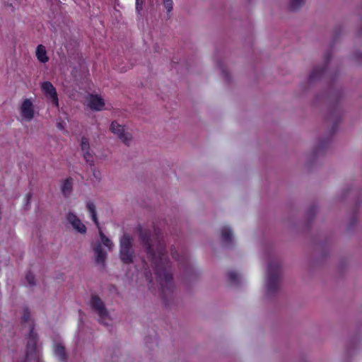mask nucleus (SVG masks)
<instances>
[{
  "label": "nucleus",
  "instance_id": "f257e3e1",
  "mask_svg": "<svg viewBox=\"0 0 362 362\" xmlns=\"http://www.w3.org/2000/svg\"><path fill=\"white\" fill-rule=\"evenodd\" d=\"M139 242L151 262L155 274L161 287L163 298L167 301L168 295L173 292L174 283L170 263L168 259L165 244L160 235V230L144 228L141 225L136 228Z\"/></svg>",
  "mask_w": 362,
  "mask_h": 362
},
{
  "label": "nucleus",
  "instance_id": "f03ea898",
  "mask_svg": "<svg viewBox=\"0 0 362 362\" xmlns=\"http://www.w3.org/2000/svg\"><path fill=\"white\" fill-rule=\"evenodd\" d=\"M281 264L278 261H271L267 269V293L272 296L280 287Z\"/></svg>",
  "mask_w": 362,
  "mask_h": 362
},
{
  "label": "nucleus",
  "instance_id": "7ed1b4c3",
  "mask_svg": "<svg viewBox=\"0 0 362 362\" xmlns=\"http://www.w3.org/2000/svg\"><path fill=\"white\" fill-rule=\"evenodd\" d=\"M135 257L132 237L124 233L119 239V259L125 264L134 262Z\"/></svg>",
  "mask_w": 362,
  "mask_h": 362
},
{
  "label": "nucleus",
  "instance_id": "20e7f679",
  "mask_svg": "<svg viewBox=\"0 0 362 362\" xmlns=\"http://www.w3.org/2000/svg\"><path fill=\"white\" fill-rule=\"evenodd\" d=\"M38 339V334L37 332H35V325L34 323H31L30 325V332L26 346V361H28L31 358L35 359L37 357V343Z\"/></svg>",
  "mask_w": 362,
  "mask_h": 362
},
{
  "label": "nucleus",
  "instance_id": "39448f33",
  "mask_svg": "<svg viewBox=\"0 0 362 362\" xmlns=\"http://www.w3.org/2000/svg\"><path fill=\"white\" fill-rule=\"evenodd\" d=\"M342 118V110L339 104H335L332 106L327 115L325 117V119L328 123L332 124L331 129V134H334L337 129V125L340 122Z\"/></svg>",
  "mask_w": 362,
  "mask_h": 362
},
{
  "label": "nucleus",
  "instance_id": "423d86ee",
  "mask_svg": "<svg viewBox=\"0 0 362 362\" xmlns=\"http://www.w3.org/2000/svg\"><path fill=\"white\" fill-rule=\"evenodd\" d=\"M90 306L92 309L99 315L101 320H105L109 317V313L101 298L95 294L91 296Z\"/></svg>",
  "mask_w": 362,
  "mask_h": 362
},
{
  "label": "nucleus",
  "instance_id": "0eeeda50",
  "mask_svg": "<svg viewBox=\"0 0 362 362\" xmlns=\"http://www.w3.org/2000/svg\"><path fill=\"white\" fill-rule=\"evenodd\" d=\"M110 130L116 134L119 139H121L126 145H129L132 141V134L124 131L123 126L118 124L116 121L112 122Z\"/></svg>",
  "mask_w": 362,
  "mask_h": 362
},
{
  "label": "nucleus",
  "instance_id": "6e6552de",
  "mask_svg": "<svg viewBox=\"0 0 362 362\" xmlns=\"http://www.w3.org/2000/svg\"><path fill=\"white\" fill-rule=\"evenodd\" d=\"M41 88L45 95L51 100L52 104L58 107L59 100L57 93L52 83L49 81H45L42 83Z\"/></svg>",
  "mask_w": 362,
  "mask_h": 362
},
{
  "label": "nucleus",
  "instance_id": "1a4fd4ad",
  "mask_svg": "<svg viewBox=\"0 0 362 362\" xmlns=\"http://www.w3.org/2000/svg\"><path fill=\"white\" fill-rule=\"evenodd\" d=\"M22 117L28 121L34 117L33 104L30 99H25L21 107Z\"/></svg>",
  "mask_w": 362,
  "mask_h": 362
},
{
  "label": "nucleus",
  "instance_id": "9d476101",
  "mask_svg": "<svg viewBox=\"0 0 362 362\" xmlns=\"http://www.w3.org/2000/svg\"><path fill=\"white\" fill-rule=\"evenodd\" d=\"M67 220L71 224L73 228L78 233L84 234L86 233V227L81 221L73 213H69Z\"/></svg>",
  "mask_w": 362,
  "mask_h": 362
},
{
  "label": "nucleus",
  "instance_id": "9b49d317",
  "mask_svg": "<svg viewBox=\"0 0 362 362\" xmlns=\"http://www.w3.org/2000/svg\"><path fill=\"white\" fill-rule=\"evenodd\" d=\"M93 251L95 257V262L98 264L102 265L103 267L105 266V261L107 258V253L103 248L100 243H97L93 247Z\"/></svg>",
  "mask_w": 362,
  "mask_h": 362
},
{
  "label": "nucleus",
  "instance_id": "f8f14e48",
  "mask_svg": "<svg viewBox=\"0 0 362 362\" xmlns=\"http://www.w3.org/2000/svg\"><path fill=\"white\" fill-rule=\"evenodd\" d=\"M89 107L92 110H101L105 106L104 100L97 95H91L89 100Z\"/></svg>",
  "mask_w": 362,
  "mask_h": 362
},
{
  "label": "nucleus",
  "instance_id": "ddd939ff",
  "mask_svg": "<svg viewBox=\"0 0 362 362\" xmlns=\"http://www.w3.org/2000/svg\"><path fill=\"white\" fill-rule=\"evenodd\" d=\"M54 354L62 361H66L68 358V355L66 353L65 347L61 343H57L55 344Z\"/></svg>",
  "mask_w": 362,
  "mask_h": 362
},
{
  "label": "nucleus",
  "instance_id": "4468645a",
  "mask_svg": "<svg viewBox=\"0 0 362 362\" xmlns=\"http://www.w3.org/2000/svg\"><path fill=\"white\" fill-rule=\"evenodd\" d=\"M36 57L37 59L42 63H46L49 61V57L47 56V51L42 45H39L36 49Z\"/></svg>",
  "mask_w": 362,
  "mask_h": 362
},
{
  "label": "nucleus",
  "instance_id": "2eb2a0df",
  "mask_svg": "<svg viewBox=\"0 0 362 362\" xmlns=\"http://www.w3.org/2000/svg\"><path fill=\"white\" fill-rule=\"evenodd\" d=\"M222 240L226 244L230 245L233 242V234L230 228L223 227L221 230Z\"/></svg>",
  "mask_w": 362,
  "mask_h": 362
},
{
  "label": "nucleus",
  "instance_id": "dca6fc26",
  "mask_svg": "<svg viewBox=\"0 0 362 362\" xmlns=\"http://www.w3.org/2000/svg\"><path fill=\"white\" fill-rule=\"evenodd\" d=\"M73 182L72 179L69 177L66 179L62 186V192L65 197H68L72 192Z\"/></svg>",
  "mask_w": 362,
  "mask_h": 362
},
{
  "label": "nucleus",
  "instance_id": "f3484780",
  "mask_svg": "<svg viewBox=\"0 0 362 362\" xmlns=\"http://www.w3.org/2000/svg\"><path fill=\"white\" fill-rule=\"evenodd\" d=\"M86 208L91 214L92 219L98 229H100V224L97 217L95 206L93 202H88L86 204Z\"/></svg>",
  "mask_w": 362,
  "mask_h": 362
},
{
  "label": "nucleus",
  "instance_id": "a211bd4d",
  "mask_svg": "<svg viewBox=\"0 0 362 362\" xmlns=\"http://www.w3.org/2000/svg\"><path fill=\"white\" fill-rule=\"evenodd\" d=\"M325 72V69L323 67L316 68L310 74L309 81L313 82L317 79H319Z\"/></svg>",
  "mask_w": 362,
  "mask_h": 362
},
{
  "label": "nucleus",
  "instance_id": "6ab92c4d",
  "mask_svg": "<svg viewBox=\"0 0 362 362\" xmlns=\"http://www.w3.org/2000/svg\"><path fill=\"white\" fill-rule=\"evenodd\" d=\"M305 3V0H289L288 9L292 11H298Z\"/></svg>",
  "mask_w": 362,
  "mask_h": 362
},
{
  "label": "nucleus",
  "instance_id": "aec40b11",
  "mask_svg": "<svg viewBox=\"0 0 362 362\" xmlns=\"http://www.w3.org/2000/svg\"><path fill=\"white\" fill-rule=\"evenodd\" d=\"M227 279L230 284L237 285L239 283L238 274L233 271L227 273Z\"/></svg>",
  "mask_w": 362,
  "mask_h": 362
},
{
  "label": "nucleus",
  "instance_id": "412c9836",
  "mask_svg": "<svg viewBox=\"0 0 362 362\" xmlns=\"http://www.w3.org/2000/svg\"><path fill=\"white\" fill-rule=\"evenodd\" d=\"M81 148L83 153L90 150L89 139L86 136H82L81 138Z\"/></svg>",
  "mask_w": 362,
  "mask_h": 362
},
{
  "label": "nucleus",
  "instance_id": "4be33fe9",
  "mask_svg": "<svg viewBox=\"0 0 362 362\" xmlns=\"http://www.w3.org/2000/svg\"><path fill=\"white\" fill-rule=\"evenodd\" d=\"M83 158L87 163L89 164L90 167H94V159L93 155L90 153V151H87L83 153Z\"/></svg>",
  "mask_w": 362,
  "mask_h": 362
},
{
  "label": "nucleus",
  "instance_id": "5701e85b",
  "mask_svg": "<svg viewBox=\"0 0 362 362\" xmlns=\"http://www.w3.org/2000/svg\"><path fill=\"white\" fill-rule=\"evenodd\" d=\"M25 279L28 284L31 286H35L36 284L35 274L31 271L27 272Z\"/></svg>",
  "mask_w": 362,
  "mask_h": 362
},
{
  "label": "nucleus",
  "instance_id": "b1692460",
  "mask_svg": "<svg viewBox=\"0 0 362 362\" xmlns=\"http://www.w3.org/2000/svg\"><path fill=\"white\" fill-rule=\"evenodd\" d=\"M30 318V311L28 307H25L23 310V315L21 317L22 322H28Z\"/></svg>",
  "mask_w": 362,
  "mask_h": 362
},
{
  "label": "nucleus",
  "instance_id": "393cba45",
  "mask_svg": "<svg viewBox=\"0 0 362 362\" xmlns=\"http://www.w3.org/2000/svg\"><path fill=\"white\" fill-rule=\"evenodd\" d=\"M316 213V207L315 206H311L307 212V218L309 220L313 219L315 217Z\"/></svg>",
  "mask_w": 362,
  "mask_h": 362
},
{
  "label": "nucleus",
  "instance_id": "a878e982",
  "mask_svg": "<svg viewBox=\"0 0 362 362\" xmlns=\"http://www.w3.org/2000/svg\"><path fill=\"white\" fill-rule=\"evenodd\" d=\"M163 3L167 11L170 13L173 8V0H163Z\"/></svg>",
  "mask_w": 362,
  "mask_h": 362
},
{
  "label": "nucleus",
  "instance_id": "bb28decb",
  "mask_svg": "<svg viewBox=\"0 0 362 362\" xmlns=\"http://www.w3.org/2000/svg\"><path fill=\"white\" fill-rule=\"evenodd\" d=\"M358 15L360 16V25L358 30L357 31V35L358 36H362V4L361 5L360 8H358Z\"/></svg>",
  "mask_w": 362,
  "mask_h": 362
},
{
  "label": "nucleus",
  "instance_id": "cd10ccee",
  "mask_svg": "<svg viewBox=\"0 0 362 362\" xmlns=\"http://www.w3.org/2000/svg\"><path fill=\"white\" fill-rule=\"evenodd\" d=\"M103 244L107 247L110 250H111L114 246L112 241L107 238L105 237L103 240H102Z\"/></svg>",
  "mask_w": 362,
  "mask_h": 362
},
{
  "label": "nucleus",
  "instance_id": "c85d7f7f",
  "mask_svg": "<svg viewBox=\"0 0 362 362\" xmlns=\"http://www.w3.org/2000/svg\"><path fill=\"white\" fill-rule=\"evenodd\" d=\"M329 143V141H320L319 146L317 147L315 150V154H319L322 150L324 149V148L327 146V144Z\"/></svg>",
  "mask_w": 362,
  "mask_h": 362
},
{
  "label": "nucleus",
  "instance_id": "c756f323",
  "mask_svg": "<svg viewBox=\"0 0 362 362\" xmlns=\"http://www.w3.org/2000/svg\"><path fill=\"white\" fill-rule=\"evenodd\" d=\"M144 0H136V11L140 14L143 8Z\"/></svg>",
  "mask_w": 362,
  "mask_h": 362
},
{
  "label": "nucleus",
  "instance_id": "7c9ffc66",
  "mask_svg": "<svg viewBox=\"0 0 362 362\" xmlns=\"http://www.w3.org/2000/svg\"><path fill=\"white\" fill-rule=\"evenodd\" d=\"M354 59L356 63H362V52H356L354 55Z\"/></svg>",
  "mask_w": 362,
  "mask_h": 362
},
{
  "label": "nucleus",
  "instance_id": "2f4dec72",
  "mask_svg": "<svg viewBox=\"0 0 362 362\" xmlns=\"http://www.w3.org/2000/svg\"><path fill=\"white\" fill-rule=\"evenodd\" d=\"M90 169L93 172V176L98 179V180H100V172L99 171H97L95 166L94 167H90Z\"/></svg>",
  "mask_w": 362,
  "mask_h": 362
},
{
  "label": "nucleus",
  "instance_id": "473e14b6",
  "mask_svg": "<svg viewBox=\"0 0 362 362\" xmlns=\"http://www.w3.org/2000/svg\"><path fill=\"white\" fill-rule=\"evenodd\" d=\"M355 221H356L355 218L354 217L352 218L351 220L350 221L349 224V229H351L354 227Z\"/></svg>",
  "mask_w": 362,
  "mask_h": 362
},
{
  "label": "nucleus",
  "instance_id": "72a5a7b5",
  "mask_svg": "<svg viewBox=\"0 0 362 362\" xmlns=\"http://www.w3.org/2000/svg\"><path fill=\"white\" fill-rule=\"evenodd\" d=\"M99 230V235L100 237V239L101 240H103L106 236L103 233V232L102 231V230L100 228L98 229Z\"/></svg>",
  "mask_w": 362,
  "mask_h": 362
},
{
  "label": "nucleus",
  "instance_id": "f704fd0d",
  "mask_svg": "<svg viewBox=\"0 0 362 362\" xmlns=\"http://www.w3.org/2000/svg\"><path fill=\"white\" fill-rule=\"evenodd\" d=\"M172 257L173 258H174L175 260H178L177 259V257H178V255L176 252H173L172 251Z\"/></svg>",
  "mask_w": 362,
  "mask_h": 362
},
{
  "label": "nucleus",
  "instance_id": "c9c22d12",
  "mask_svg": "<svg viewBox=\"0 0 362 362\" xmlns=\"http://www.w3.org/2000/svg\"><path fill=\"white\" fill-rule=\"evenodd\" d=\"M146 277L147 279L149 280L150 282L151 281V274L150 272H146Z\"/></svg>",
  "mask_w": 362,
  "mask_h": 362
},
{
  "label": "nucleus",
  "instance_id": "e433bc0d",
  "mask_svg": "<svg viewBox=\"0 0 362 362\" xmlns=\"http://www.w3.org/2000/svg\"><path fill=\"white\" fill-rule=\"evenodd\" d=\"M223 74L225 75L226 78L228 81L229 80V76L228 74L226 73L225 71H223Z\"/></svg>",
  "mask_w": 362,
  "mask_h": 362
},
{
  "label": "nucleus",
  "instance_id": "4c0bfd02",
  "mask_svg": "<svg viewBox=\"0 0 362 362\" xmlns=\"http://www.w3.org/2000/svg\"><path fill=\"white\" fill-rule=\"evenodd\" d=\"M57 127L59 128V129H62L63 128V126L61 123H58L57 124Z\"/></svg>",
  "mask_w": 362,
  "mask_h": 362
},
{
  "label": "nucleus",
  "instance_id": "58836bf2",
  "mask_svg": "<svg viewBox=\"0 0 362 362\" xmlns=\"http://www.w3.org/2000/svg\"><path fill=\"white\" fill-rule=\"evenodd\" d=\"M330 57H330L329 54H328L326 56V60H327V61H329V59H330Z\"/></svg>",
  "mask_w": 362,
  "mask_h": 362
},
{
  "label": "nucleus",
  "instance_id": "ea45409f",
  "mask_svg": "<svg viewBox=\"0 0 362 362\" xmlns=\"http://www.w3.org/2000/svg\"><path fill=\"white\" fill-rule=\"evenodd\" d=\"M31 197V194H27V198H28V200H29Z\"/></svg>",
  "mask_w": 362,
  "mask_h": 362
}]
</instances>
